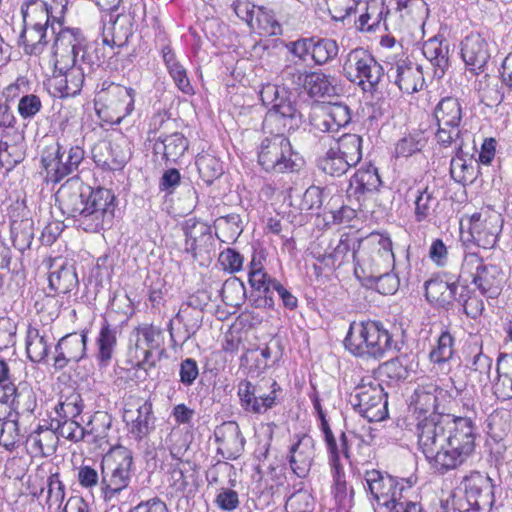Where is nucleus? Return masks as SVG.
I'll return each mask as SVG.
<instances>
[{
	"instance_id": "58836bf2",
	"label": "nucleus",
	"mask_w": 512,
	"mask_h": 512,
	"mask_svg": "<svg viewBox=\"0 0 512 512\" xmlns=\"http://www.w3.org/2000/svg\"><path fill=\"white\" fill-rule=\"evenodd\" d=\"M423 54L435 67L434 74L441 78L449 67L450 44L443 34H434L423 44Z\"/></svg>"
},
{
	"instance_id": "5fc2aeb1",
	"label": "nucleus",
	"mask_w": 512,
	"mask_h": 512,
	"mask_svg": "<svg viewBox=\"0 0 512 512\" xmlns=\"http://www.w3.org/2000/svg\"><path fill=\"white\" fill-rule=\"evenodd\" d=\"M7 402L18 415H31L37 406L36 396L26 383H22L17 388L15 396L12 395Z\"/></svg>"
},
{
	"instance_id": "412c9836",
	"label": "nucleus",
	"mask_w": 512,
	"mask_h": 512,
	"mask_svg": "<svg viewBox=\"0 0 512 512\" xmlns=\"http://www.w3.org/2000/svg\"><path fill=\"white\" fill-rule=\"evenodd\" d=\"M202 325V312L180 307L174 318L170 319L167 329L170 334L171 347H182L198 332Z\"/></svg>"
},
{
	"instance_id": "774afa93",
	"label": "nucleus",
	"mask_w": 512,
	"mask_h": 512,
	"mask_svg": "<svg viewBox=\"0 0 512 512\" xmlns=\"http://www.w3.org/2000/svg\"><path fill=\"white\" fill-rule=\"evenodd\" d=\"M83 411V401L78 394L71 395L55 407L56 417L54 419L75 420Z\"/></svg>"
},
{
	"instance_id": "5701e85b",
	"label": "nucleus",
	"mask_w": 512,
	"mask_h": 512,
	"mask_svg": "<svg viewBox=\"0 0 512 512\" xmlns=\"http://www.w3.org/2000/svg\"><path fill=\"white\" fill-rule=\"evenodd\" d=\"M97 97L95 105L101 103L103 107L114 112L117 122L131 115L135 109L136 91L131 87L112 83L107 92L102 91Z\"/></svg>"
},
{
	"instance_id": "a19ab883",
	"label": "nucleus",
	"mask_w": 512,
	"mask_h": 512,
	"mask_svg": "<svg viewBox=\"0 0 512 512\" xmlns=\"http://www.w3.org/2000/svg\"><path fill=\"white\" fill-rule=\"evenodd\" d=\"M57 445L58 437L51 425L38 426L26 439L27 449L33 456H49L55 452Z\"/></svg>"
},
{
	"instance_id": "3c124183",
	"label": "nucleus",
	"mask_w": 512,
	"mask_h": 512,
	"mask_svg": "<svg viewBox=\"0 0 512 512\" xmlns=\"http://www.w3.org/2000/svg\"><path fill=\"white\" fill-rule=\"evenodd\" d=\"M55 88L60 97L75 96L80 93L84 83V73L81 68L73 66L63 76L55 77Z\"/></svg>"
},
{
	"instance_id": "393cba45",
	"label": "nucleus",
	"mask_w": 512,
	"mask_h": 512,
	"mask_svg": "<svg viewBox=\"0 0 512 512\" xmlns=\"http://www.w3.org/2000/svg\"><path fill=\"white\" fill-rule=\"evenodd\" d=\"M214 440L217 444V454L226 460L238 459L245 446L239 425L235 421H225L214 429Z\"/></svg>"
},
{
	"instance_id": "72a5a7b5",
	"label": "nucleus",
	"mask_w": 512,
	"mask_h": 512,
	"mask_svg": "<svg viewBox=\"0 0 512 512\" xmlns=\"http://www.w3.org/2000/svg\"><path fill=\"white\" fill-rule=\"evenodd\" d=\"M189 148V140L181 132L160 135L153 143V153L165 163H178Z\"/></svg>"
},
{
	"instance_id": "37998d69",
	"label": "nucleus",
	"mask_w": 512,
	"mask_h": 512,
	"mask_svg": "<svg viewBox=\"0 0 512 512\" xmlns=\"http://www.w3.org/2000/svg\"><path fill=\"white\" fill-rule=\"evenodd\" d=\"M455 354V337L448 328L442 329L436 344L429 352V360L440 370H449L450 361Z\"/></svg>"
},
{
	"instance_id": "de8ad7c7",
	"label": "nucleus",
	"mask_w": 512,
	"mask_h": 512,
	"mask_svg": "<svg viewBox=\"0 0 512 512\" xmlns=\"http://www.w3.org/2000/svg\"><path fill=\"white\" fill-rule=\"evenodd\" d=\"M216 236L224 243L234 242L243 232L242 220L239 214L231 213L215 220Z\"/></svg>"
},
{
	"instance_id": "6ab92c4d",
	"label": "nucleus",
	"mask_w": 512,
	"mask_h": 512,
	"mask_svg": "<svg viewBox=\"0 0 512 512\" xmlns=\"http://www.w3.org/2000/svg\"><path fill=\"white\" fill-rule=\"evenodd\" d=\"M123 421L131 438L141 441L154 429L156 418L149 400L138 401L135 405L124 408Z\"/></svg>"
},
{
	"instance_id": "7ed1b4c3",
	"label": "nucleus",
	"mask_w": 512,
	"mask_h": 512,
	"mask_svg": "<svg viewBox=\"0 0 512 512\" xmlns=\"http://www.w3.org/2000/svg\"><path fill=\"white\" fill-rule=\"evenodd\" d=\"M344 346L352 355L367 360H380L400 349L383 323L372 320L353 321L344 339Z\"/></svg>"
},
{
	"instance_id": "9d476101",
	"label": "nucleus",
	"mask_w": 512,
	"mask_h": 512,
	"mask_svg": "<svg viewBox=\"0 0 512 512\" xmlns=\"http://www.w3.org/2000/svg\"><path fill=\"white\" fill-rule=\"evenodd\" d=\"M449 415H434L416 422V435L419 450L438 472L444 473V465L438 457L446 450V432L449 428Z\"/></svg>"
},
{
	"instance_id": "473e14b6",
	"label": "nucleus",
	"mask_w": 512,
	"mask_h": 512,
	"mask_svg": "<svg viewBox=\"0 0 512 512\" xmlns=\"http://www.w3.org/2000/svg\"><path fill=\"white\" fill-rule=\"evenodd\" d=\"M460 286V281L450 283L441 278H432L425 282V297L429 303L449 310L456 301Z\"/></svg>"
},
{
	"instance_id": "aec40b11",
	"label": "nucleus",
	"mask_w": 512,
	"mask_h": 512,
	"mask_svg": "<svg viewBox=\"0 0 512 512\" xmlns=\"http://www.w3.org/2000/svg\"><path fill=\"white\" fill-rule=\"evenodd\" d=\"M93 160L105 170L116 171L124 167L131 157L130 143L125 138L101 141L92 150Z\"/></svg>"
},
{
	"instance_id": "680f3d73",
	"label": "nucleus",
	"mask_w": 512,
	"mask_h": 512,
	"mask_svg": "<svg viewBox=\"0 0 512 512\" xmlns=\"http://www.w3.org/2000/svg\"><path fill=\"white\" fill-rule=\"evenodd\" d=\"M195 163L201 179L207 185H211L223 174L222 163L210 154L198 155Z\"/></svg>"
},
{
	"instance_id": "4c0bfd02",
	"label": "nucleus",
	"mask_w": 512,
	"mask_h": 512,
	"mask_svg": "<svg viewBox=\"0 0 512 512\" xmlns=\"http://www.w3.org/2000/svg\"><path fill=\"white\" fill-rule=\"evenodd\" d=\"M50 267H55L54 270L50 271L48 277L51 290L58 294H70L78 291L79 280L73 264L67 261H61L58 264V260H54Z\"/></svg>"
},
{
	"instance_id": "6e6d98bb",
	"label": "nucleus",
	"mask_w": 512,
	"mask_h": 512,
	"mask_svg": "<svg viewBox=\"0 0 512 512\" xmlns=\"http://www.w3.org/2000/svg\"><path fill=\"white\" fill-rule=\"evenodd\" d=\"M34 238L33 220L25 218L11 223V239L16 249L24 252L29 249Z\"/></svg>"
},
{
	"instance_id": "052dcab7",
	"label": "nucleus",
	"mask_w": 512,
	"mask_h": 512,
	"mask_svg": "<svg viewBox=\"0 0 512 512\" xmlns=\"http://www.w3.org/2000/svg\"><path fill=\"white\" fill-rule=\"evenodd\" d=\"M152 352L153 351L150 350L147 346L130 338L127 361L131 364L132 367L147 371L148 369L154 367L156 364Z\"/></svg>"
},
{
	"instance_id": "ddd939ff",
	"label": "nucleus",
	"mask_w": 512,
	"mask_h": 512,
	"mask_svg": "<svg viewBox=\"0 0 512 512\" xmlns=\"http://www.w3.org/2000/svg\"><path fill=\"white\" fill-rule=\"evenodd\" d=\"M343 71L350 82L370 93L378 89L380 81L386 75L384 67L376 61L371 53L362 48L349 52L343 65Z\"/></svg>"
},
{
	"instance_id": "09e8293b",
	"label": "nucleus",
	"mask_w": 512,
	"mask_h": 512,
	"mask_svg": "<svg viewBox=\"0 0 512 512\" xmlns=\"http://www.w3.org/2000/svg\"><path fill=\"white\" fill-rule=\"evenodd\" d=\"M318 167L326 174L340 177L355 166L329 145V149L318 159Z\"/></svg>"
},
{
	"instance_id": "4468645a",
	"label": "nucleus",
	"mask_w": 512,
	"mask_h": 512,
	"mask_svg": "<svg viewBox=\"0 0 512 512\" xmlns=\"http://www.w3.org/2000/svg\"><path fill=\"white\" fill-rule=\"evenodd\" d=\"M501 215L488 212H476L463 216L460 221L461 238L464 242L472 241L484 249L493 248L502 231Z\"/></svg>"
},
{
	"instance_id": "69168bd1",
	"label": "nucleus",
	"mask_w": 512,
	"mask_h": 512,
	"mask_svg": "<svg viewBox=\"0 0 512 512\" xmlns=\"http://www.w3.org/2000/svg\"><path fill=\"white\" fill-rule=\"evenodd\" d=\"M426 144V139L421 132L409 134L401 138L395 146L396 157H410L420 152Z\"/></svg>"
},
{
	"instance_id": "20e7f679",
	"label": "nucleus",
	"mask_w": 512,
	"mask_h": 512,
	"mask_svg": "<svg viewBox=\"0 0 512 512\" xmlns=\"http://www.w3.org/2000/svg\"><path fill=\"white\" fill-rule=\"evenodd\" d=\"M260 99L269 107L263 128L267 131H295L302 123V115L296 107L292 93L284 86L265 84L260 90Z\"/></svg>"
},
{
	"instance_id": "4be33fe9",
	"label": "nucleus",
	"mask_w": 512,
	"mask_h": 512,
	"mask_svg": "<svg viewBox=\"0 0 512 512\" xmlns=\"http://www.w3.org/2000/svg\"><path fill=\"white\" fill-rule=\"evenodd\" d=\"M461 485L464 494L459 495L460 497L467 499L482 510H491L495 501L494 484L488 475L472 471L463 478Z\"/></svg>"
},
{
	"instance_id": "c85d7f7f",
	"label": "nucleus",
	"mask_w": 512,
	"mask_h": 512,
	"mask_svg": "<svg viewBox=\"0 0 512 512\" xmlns=\"http://www.w3.org/2000/svg\"><path fill=\"white\" fill-rule=\"evenodd\" d=\"M121 330L103 319L95 338L94 358L100 369L110 366L118 347V336Z\"/></svg>"
},
{
	"instance_id": "2f4dec72",
	"label": "nucleus",
	"mask_w": 512,
	"mask_h": 512,
	"mask_svg": "<svg viewBox=\"0 0 512 512\" xmlns=\"http://www.w3.org/2000/svg\"><path fill=\"white\" fill-rule=\"evenodd\" d=\"M53 346V337L38 325L29 324L25 336L27 358L33 363H45Z\"/></svg>"
},
{
	"instance_id": "bb28decb",
	"label": "nucleus",
	"mask_w": 512,
	"mask_h": 512,
	"mask_svg": "<svg viewBox=\"0 0 512 512\" xmlns=\"http://www.w3.org/2000/svg\"><path fill=\"white\" fill-rule=\"evenodd\" d=\"M271 381L272 380H262L256 384H253L248 380H243L239 383L238 396L240 399L241 407L244 409V411L253 414H264L269 409H272L276 406V402H274L273 397H266V399H263L264 402H261V404L257 402L258 396H261L269 391L267 386H269Z\"/></svg>"
},
{
	"instance_id": "4d7b16f0",
	"label": "nucleus",
	"mask_w": 512,
	"mask_h": 512,
	"mask_svg": "<svg viewBox=\"0 0 512 512\" xmlns=\"http://www.w3.org/2000/svg\"><path fill=\"white\" fill-rule=\"evenodd\" d=\"M435 121L462 123L463 109L459 100L455 97H444L434 108Z\"/></svg>"
},
{
	"instance_id": "603ef678",
	"label": "nucleus",
	"mask_w": 512,
	"mask_h": 512,
	"mask_svg": "<svg viewBox=\"0 0 512 512\" xmlns=\"http://www.w3.org/2000/svg\"><path fill=\"white\" fill-rule=\"evenodd\" d=\"M455 302L463 308L465 315L471 319H477L485 309L483 299L467 284H461Z\"/></svg>"
},
{
	"instance_id": "e2e57ef3",
	"label": "nucleus",
	"mask_w": 512,
	"mask_h": 512,
	"mask_svg": "<svg viewBox=\"0 0 512 512\" xmlns=\"http://www.w3.org/2000/svg\"><path fill=\"white\" fill-rule=\"evenodd\" d=\"M309 48L312 59L316 64L322 65L338 54V45L332 39H309Z\"/></svg>"
},
{
	"instance_id": "dca6fc26",
	"label": "nucleus",
	"mask_w": 512,
	"mask_h": 512,
	"mask_svg": "<svg viewBox=\"0 0 512 512\" xmlns=\"http://www.w3.org/2000/svg\"><path fill=\"white\" fill-rule=\"evenodd\" d=\"M386 76L398 89L406 94H413L425 86L423 66L406 57L386 63Z\"/></svg>"
},
{
	"instance_id": "c756f323",
	"label": "nucleus",
	"mask_w": 512,
	"mask_h": 512,
	"mask_svg": "<svg viewBox=\"0 0 512 512\" xmlns=\"http://www.w3.org/2000/svg\"><path fill=\"white\" fill-rule=\"evenodd\" d=\"M442 390L433 383L418 386L411 396L410 409L417 422L422 419L431 418L434 415H445L437 411L438 394Z\"/></svg>"
},
{
	"instance_id": "8fccbe9b",
	"label": "nucleus",
	"mask_w": 512,
	"mask_h": 512,
	"mask_svg": "<svg viewBox=\"0 0 512 512\" xmlns=\"http://www.w3.org/2000/svg\"><path fill=\"white\" fill-rule=\"evenodd\" d=\"M131 339L142 343L150 350H162L164 345V331L161 327L153 324H140L131 332Z\"/></svg>"
},
{
	"instance_id": "ea45409f",
	"label": "nucleus",
	"mask_w": 512,
	"mask_h": 512,
	"mask_svg": "<svg viewBox=\"0 0 512 512\" xmlns=\"http://www.w3.org/2000/svg\"><path fill=\"white\" fill-rule=\"evenodd\" d=\"M355 440H363V438L354 431L341 432L338 438L333 436L324 440L330 468L343 466L341 455L346 459H350V449Z\"/></svg>"
},
{
	"instance_id": "f704fd0d",
	"label": "nucleus",
	"mask_w": 512,
	"mask_h": 512,
	"mask_svg": "<svg viewBox=\"0 0 512 512\" xmlns=\"http://www.w3.org/2000/svg\"><path fill=\"white\" fill-rule=\"evenodd\" d=\"M466 145L460 144L455 149V156L451 159L450 175L457 183L472 184L479 174V164L473 155L465 151Z\"/></svg>"
},
{
	"instance_id": "0eeeda50",
	"label": "nucleus",
	"mask_w": 512,
	"mask_h": 512,
	"mask_svg": "<svg viewBox=\"0 0 512 512\" xmlns=\"http://www.w3.org/2000/svg\"><path fill=\"white\" fill-rule=\"evenodd\" d=\"M357 265L354 274L358 279L373 276L375 273L392 271L395 266V256L390 237L378 233H372L364 239H360Z\"/></svg>"
},
{
	"instance_id": "864d4df0",
	"label": "nucleus",
	"mask_w": 512,
	"mask_h": 512,
	"mask_svg": "<svg viewBox=\"0 0 512 512\" xmlns=\"http://www.w3.org/2000/svg\"><path fill=\"white\" fill-rule=\"evenodd\" d=\"M46 490L47 496L44 507L48 512L58 511L65 498V486L60 480L58 472L51 474L47 479L46 487L41 488L40 494Z\"/></svg>"
},
{
	"instance_id": "0e129e2a",
	"label": "nucleus",
	"mask_w": 512,
	"mask_h": 512,
	"mask_svg": "<svg viewBox=\"0 0 512 512\" xmlns=\"http://www.w3.org/2000/svg\"><path fill=\"white\" fill-rule=\"evenodd\" d=\"M219 295L224 304L237 307L245 298V286L239 279L229 278L222 284Z\"/></svg>"
},
{
	"instance_id": "9b49d317",
	"label": "nucleus",
	"mask_w": 512,
	"mask_h": 512,
	"mask_svg": "<svg viewBox=\"0 0 512 512\" xmlns=\"http://www.w3.org/2000/svg\"><path fill=\"white\" fill-rule=\"evenodd\" d=\"M469 278L482 296L494 299L502 290L504 274L499 266L485 263L477 253H466L459 279L467 281Z\"/></svg>"
},
{
	"instance_id": "f3484780",
	"label": "nucleus",
	"mask_w": 512,
	"mask_h": 512,
	"mask_svg": "<svg viewBox=\"0 0 512 512\" xmlns=\"http://www.w3.org/2000/svg\"><path fill=\"white\" fill-rule=\"evenodd\" d=\"M283 79L291 81L295 87H303L309 96L314 98L333 97L338 95L336 78L322 72H302L295 67H287Z\"/></svg>"
},
{
	"instance_id": "f257e3e1",
	"label": "nucleus",
	"mask_w": 512,
	"mask_h": 512,
	"mask_svg": "<svg viewBox=\"0 0 512 512\" xmlns=\"http://www.w3.org/2000/svg\"><path fill=\"white\" fill-rule=\"evenodd\" d=\"M56 201L62 214L85 232L97 233L112 224L116 205L110 189H73L62 185L56 193Z\"/></svg>"
},
{
	"instance_id": "a211bd4d",
	"label": "nucleus",
	"mask_w": 512,
	"mask_h": 512,
	"mask_svg": "<svg viewBox=\"0 0 512 512\" xmlns=\"http://www.w3.org/2000/svg\"><path fill=\"white\" fill-rule=\"evenodd\" d=\"M314 438L307 433L295 434L288 447L286 460L291 472L298 478H306L316 457Z\"/></svg>"
},
{
	"instance_id": "cd10ccee",
	"label": "nucleus",
	"mask_w": 512,
	"mask_h": 512,
	"mask_svg": "<svg viewBox=\"0 0 512 512\" xmlns=\"http://www.w3.org/2000/svg\"><path fill=\"white\" fill-rule=\"evenodd\" d=\"M461 57L474 75L483 71L489 58V44L482 34H468L461 42Z\"/></svg>"
},
{
	"instance_id": "f8f14e48",
	"label": "nucleus",
	"mask_w": 512,
	"mask_h": 512,
	"mask_svg": "<svg viewBox=\"0 0 512 512\" xmlns=\"http://www.w3.org/2000/svg\"><path fill=\"white\" fill-rule=\"evenodd\" d=\"M348 402L369 422H379L388 417L387 394L376 379H362L349 394Z\"/></svg>"
},
{
	"instance_id": "c9c22d12",
	"label": "nucleus",
	"mask_w": 512,
	"mask_h": 512,
	"mask_svg": "<svg viewBox=\"0 0 512 512\" xmlns=\"http://www.w3.org/2000/svg\"><path fill=\"white\" fill-rule=\"evenodd\" d=\"M21 14L24 23L22 32H26L29 29L46 32L53 22L48 4L43 0H27L21 6Z\"/></svg>"
},
{
	"instance_id": "39448f33",
	"label": "nucleus",
	"mask_w": 512,
	"mask_h": 512,
	"mask_svg": "<svg viewBox=\"0 0 512 512\" xmlns=\"http://www.w3.org/2000/svg\"><path fill=\"white\" fill-rule=\"evenodd\" d=\"M446 432V450L438 459L444 465V473L461 466L474 452L477 428L470 416L450 415Z\"/></svg>"
},
{
	"instance_id": "423d86ee",
	"label": "nucleus",
	"mask_w": 512,
	"mask_h": 512,
	"mask_svg": "<svg viewBox=\"0 0 512 512\" xmlns=\"http://www.w3.org/2000/svg\"><path fill=\"white\" fill-rule=\"evenodd\" d=\"M133 454L123 446L116 447L101 461V494L113 506L132 479Z\"/></svg>"
},
{
	"instance_id": "2eb2a0df",
	"label": "nucleus",
	"mask_w": 512,
	"mask_h": 512,
	"mask_svg": "<svg viewBox=\"0 0 512 512\" xmlns=\"http://www.w3.org/2000/svg\"><path fill=\"white\" fill-rule=\"evenodd\" d=\"M364 481L365 490L370 494L371 498L378 505L386 506L387 508L403 493H408L411 488L409 485L406 486L408 484L407 481L401 480L399 482L395 477L376 469L366 470Z\"/></svg>"
},
{
	"instance_id": "1a4fd4ad",
	"label": "nucleus",
	"mask_w": 512,
	"mask_h": 512,
	"mask_svg": "<svg viewBox=\"0 0 512 512\" xmlns=\"http://www.w3.org/2000/svg\"><path fill=\"white\" fill-rule=\"evenodd\" d=\"M85 151L79 145L65 146L59 140L46 146L41 153V164L46 181L59 183L78 170L84 160Z\"/></svg>"
},
{
	"instance_id": "13d9d810",
	"label": "nucleus",
	"mask_w": 512,
	"mask_h": 512,
	"mask_svg": "<svg viewBox=\"0 0 512 512\" xmlns=\"http://www.w3.org/2000/svg\"><path fill=\"white\" fill-rule=\"evenodd\" d=\"M22 384L18 382L16 368L9 362L0 359V400L7 402L12 395L15 396L17 388Z\"/></svg>"
},
{
	"instance_id": "49530a36",
	"label": "nucleus",
	"mask_w": 512,
	"mask_h": 512,
	"mask_svg": "<svg viewBox=\"0 0 512 512\" xmlns=\"http://www.w3.org/2000/svg\"><path fill=\"white\" fill-rule=\"evenodd\" d=\"M360 239L351 238L348 235H342L336 247L329 255L323 257V261H330L333 268H339L348 263L350 259L357 265Z\"/></svg>"
},
{
	"instance_id": "b1692460",
	"label": "nucleus",
	"mask_w": 512,
	"mask_h": 512,
	"mask_svg": "<svg viewBox=\"0 0 512 512\" xmlns=\"http://www.w3.org/2000/svg\"><path fill=\"white\" fill-rule=\"evenodd\" d=\"M88 336L86 331L74 332L63 336L55 345L53 367L63 370L71 362L78 363L87 353Z\"/></svg>"
},
{
	"instance_id": "bf43d9fd",
	"label": "nucleus",
	"mask_w": 512,
	"mask_h": 512,
	"mask_svg": "<svg viewBox=\"0 0 512 512\" xmlns=\"http://www.w3.org/2000/svg\"><path fill=\"white\" fill-rule=\"evenodd\" d=\"M333 479L332 493L340 506H350L353 500L354 490L349 488L346 482L344 467L330 468Z\"/></svg>"
},
{
	"instance_id": "a878e982",
	"label": "nucleus",
	"mask_w": 512,
	"mask_h": 512,
	"mask_svg": "<svg viewBox=\"0 0 512 512\" xmlns=\"http://www.w3.org/2000/svg\"><path fill=\"white\" fill-rule=\"evenodd\" d=\"M181 229L185 236V251L194 259L203 253H209L213 247V235L211 227L197 218H188Z\"/></svg>"
},
{
	"instance_id": "79ce46f5",
	"label": "nucleus",
	"mask_w": 512,
	"mask_h": 512,
	"mask_svg": "<svg viewBox=\"0 0 512 512\" xmlns=\"http://www.w3.org/2000/svg\"><path fill=\"white\" fill-rule=\"evenodd\" d=\"M496 378L492 381L494 395L500 400L512 399V355L500 353L496 363Z\"/></svg>"
},
{
	"instance_id": "e433bc0d",
	"label": "nucleus",
	"mask_w": 512,
	"mask_h": 512,
	"mask_svg": "<svg viewBox=\"0 0 512 512\" xmlns=\"http://www.w3.org/2000/svg\"><path fill=\"white\" fill-rule=\"evenodd\" d=\"M382 185L378 170L373 165L358 169L349 180L347 195L360 201L367 194L378 191Z\"/></svg>"
},
{
	"instance_id": "338daca9",
	"label": "nucleus",
	"mask_w": 512,
	"mask_h": 512,
	"mask_svg": "<svg viewBox=\"0 0 512 512\" xmlns=\"http://www.w3.org/2000/svg\"><path fill=\"white\" fill-rule=\"evenodd\" d=\"M363 280L369 281L375 286L377 291L383 295L394 294L399 288V278L392 271L386 273H375L373 276H368Z\"/></svg>"
},
{
	"instance_id": "6e6552de",
	"label": "nucleus",
	"mask_w": 512,
	"mask_h": 512,
	"mask_svg": "<svg viewBox=\"0 0 512 512\" xmlns=\"http://www.w3.org/2000/svg\"><path fill=\"white\" fill-rule=\"evenodd\" d=\"M257 147L258 164L266 172L292 173L300 168V157L292 148L285 133L290 131H268Z\"/></svg>"
},
{
	"instance_id": "c03bdc74",
	"label": "nucleus",
	"mask_w": 512,
	"mask_h": 512,
	"mask_svg": "<svg viewBox=\"0 0 512 512\" xmlns=\"http://www.w3.org/2000/svg\"><path fill=\"white\" fill-rule=\"evenodd\" d=\"M414 219L417 223L430 222L435 216L439 206V200L435 195V190L429 186L418 188L414 197Z\"/></svg>"
},
{
	"instance_id": "f03ea898",
	"label": "nucleus",
	"mask_w": 512,
	"mask_h": 512,
	"mask_svg": "<svg viewBox=\"0 0 512 512\" xmlns=\"http://www.w3.org/2000/svg\"><path fill=\"white\" fill-rule=\"evenodd\" d=\"M350 122L351 110L347 104L341 102L323 105L310 117L312 129L331 135L333 142L330 146L356 166L362 159V137L358 134L345 133L335 138V134Z\"/></svg>"
},
{
	"instance_id": "a18cd8bd",
	"label": "nucleus",
	"mask_w": 512,
	"mask_h": 512,
	"mask_svg": "<svg viewBox=\"0 0 512 512\" xmlns=\"http://www.w3.org/2000/svg\"><path fill=\"white\" fill-rule=\"evenodd\" d=\"M436 126L435 140L440 146L445 148L453 144L455 149L460 144L466 145V140L470 137L469 131L463 129L459 122L436 121Z\"/></svg>"
},
{
	"instance_id": "7c9ffc66",
	"label": "nucleus",
	"mask_w": 512,
	"mask_h": 512,
	"mask_svg": "<svg viewBox=\"0 0 512 512\" xmlns=\"http://www.w3.org/2000/svg\"><path fill=\"white\" fill-rule=\"evenodd\" d=\"M50 425L54 428L58 438L63 437L75 443L83 440L100 443L106 438V429L110 427V422L103 427L101 432L95 428L86 430L76 420L70 419H51Z\"/></svg>"
}]
</instances>
